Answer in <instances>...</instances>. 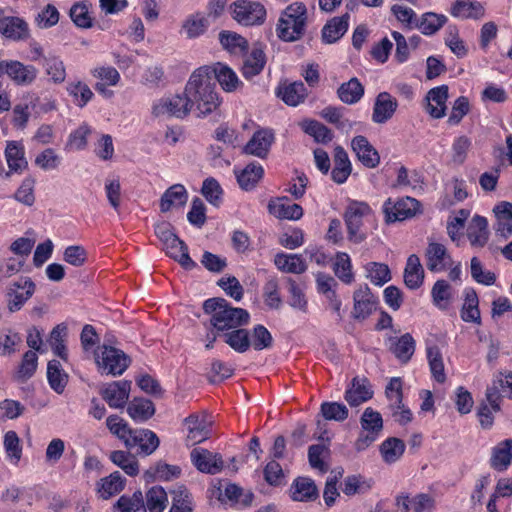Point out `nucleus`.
<instances>
[{
	"label": "nucleus",
	"instance_id": "39448f33",
	"mask_svg": "<svg viewBox=\"0 0 512 512\" xmlns=\"http://www.w3.org/2000/svg\"><path fill=\"white\" fill-rule=\"evenodd\" d=\"M235 21L243 26L262 25L267 16L266 8L256 1L239 0L230 5Z\"/></svg>",
	"mask_w": 512,
	"mask_h": 512
},
{
	"label": "nucleus",
	"instance_id": "4468645a",
	"mask_svg": "<svg viewBox=\"0 0 512 512\" xmlns=\"http://www.w3.org/2000/svg\"><path fill=\"white\" fill-rule=\"evenodd\" d=\"M210 70L209 76L213 81L216 79L225 92H235L243 86L235 71L226 64L217 62L210 66Z\"/></svg>",
	"mask_w": 512,
	"mask_h": 512
},
{
	"label": "nucleus",
	"instance_id": "ea45409f",
	"mask_svg": "<svg viewBox=\"0 0 512 512\" xmlns=\"http://www.w3.org/2000/svg\"><path fill=\"white\" fill-rule=\"evenodd\" d=\"M5 157L11 172L18 173L28 168V161L24 156L23 147L16 141L7 143Z\"/></svg>",
	"mask_w": 512,
	"mask_h": 512
},
{
	"label": "nucleus",
	"instance_id": "1a4fd4ad",
	"mask_svg": "<svg viewBox=\"0 0 512 512\" xmlns=\"http://www.w3.org/2000/svg\"><path fill=\"white\" fill-rule=\"evenodd\" d=\"M419 202L411 197H405L393 203L388 199L384 204V212L388 222L403 221L415 215Z\"/></svg>",
	"mask_w": 512,
	"mask_h": 512
},
{
	"label": "nucleus",
	"instance_id": "f8f14e48",
	"mask_svg": "<svg viewBox=\"0 0 512 512\" xmlns=\"http://www.w3.org/2000/svg\"><path fill=\"white\" fill-rule=\"evenodd\" d=\"M426 266L431 272H441L451 267L452 257L443 244L430 242L425 252Z\"/></svg>",
	"mask_w": 512,
	"mask_h": 512
},
{
	"label": "nucleus",
	"instance_id": "de8ad7c7",
	"mask_svg": "<svg viewBox=\"0 0 512 512\" xmlns=\"http://www.w3.org/2000/svg\"><path fill=\"white\" fill-rule=\"evenodd\" d=\"M127 413L134 421L144 422L154 415V404L148 399L135 398L128 404Z\"/></svg>",
	"mask_w": 512,
	"mask_h": 512
},
{
	"label": "nucleus",
	"instance_id": "2f4dec72",
	"mask_svg": "<svg viewBox=\"0 0 512 512\" xmlns=\"http://www.w3.org/2000/svg\"><path fill=\"white\" fill-rule=\"evenodd\" d=\"M452 16L462 19H479L484 16L482 4L472 0H456L450 9Z\"/></svg>",
	"mask_w": 512,
	"mask_h": 512
},
{
	"label": "nucleus",
	"instance_id": "5fc2aeb1",
	"mask_svg": "<svg viewBox=\"0 0 512 512\" xmlns=\"http://www.w3.org/2000/svg\"><path fill=\"white\" fill-rule=\"evenodd\" d=\"M181 473L180 467L166 463H158L154 468H150L144 473L146 481L155 479L169 481L178 478Z\"/></svg>",
	"mask_w": 512,
	"mask_h": 512
},
{
	"label": "nucleus",
	"instance_id": "052dcab7",
	"mask_svg": "<svg viewBox=\"0 0 512 512\" xmlns=\"http://www.w3.org/2000/svg\"><path fill=\"white\" fill-rule=\"evenodd\" d=\"M67 91L79 107H84L93 97L92 90L86 83L81 81L69 83Z\"/></svg>",
	"mask_w": 512,
	"mask_h": 512
},
{
	"label": "nucleus",
	"instance_id": "13d9d810",
	"mask_svg": "<svg viewBox=\"0 0 512 512\" xmlns=\"http://www.w3.org/2000/svg\"><path fill=\"white\" fill-rule=\"evenodd\" d=\"M219 41L223 48L228 50L231 53H240L247 49L248 42L241 35L230 32V31H222L219 33Z\"/></svg>",
	"mask_w": 512,
	"mask_h": 512
},
{
	"label": "nucleus",
	"instance_id": "bf43d9fd",
	"mask_svg": "<svg viewBox=\"0 0 512 512\" xmlns=\"http://www.w3.org/2000/svg\"><path fill=\"white\" fill-rule=\"evenodd\" d=\"M110 459L129 476H135L139 472L137 460L124 451H113L110 455Z\"/></svg>",
	"mask_w": 512,
	"mask_h": 512
},
{
	"label": "nucleus",
	"instance_id": "f704fd0d",
	"mask_svg": "<svg viewBox=\"0 0 512 512\" xmlns=\"http://www.w3.org/2000/svg\"><path fill=\"white\" fill-rule=\"evenodd\" d=\"M277 94L287 105L297 106L305 100L307 89L303 82L296 81L280 86Z\"/></svg>",
	"mask_w": 512,
	"mask_h": 512
},
{
	"label": "nucleus",
	"instance_id": "5701e85b",
	"mask_svg": "<svg viewBox=\"0 0 512 512\" xmlns=\"http://www.w3.org/2000/svg\"><path fill=\"white\" fill-rule=\"evenodd\" d=\"M291 498L299 502H312L319 497L315 482L308 477H298L290 488Z\"/></svg>",
	"mask_w": 512,
	"mask_h": 512
},
{
	"label": "nucleus",
	"instance_id": "dca6fc26",
	"mask_svg": "<svg viewBox=\"0 0 512 512\" xmlns=\"http://www.w3.org/2000/svg\"><path fill=\"white\" fill-rule=\"evenodd\" d=\"M130 388L129 381H114L101 389V396L111 408H123L128 401Z\"/></svg>",
	"mask_w": 512,
	"mask_h": 512
},
{
	"label": "nucleus",
	"instance_id": "864d4df0",
	"mask_svg": "<svg viewBox=\"0 0 512 512\" xmlns=\"http://www.w3.org/2000/svg\"><path fill=\"white\" fill-rule=\"evenodd\" d=\"M405 451L404 442L395 437L386 439L380 446V453L386 463H394L400 459Z\"/></svg>",
	"mask_w": 512,
	"mask_h": 512
},
{
	"label": "nucleus",
	"instance_id": "ddd939ff",
	"mask_svg": "<svg viewBox=\"0 0 512 512\" xmlns=\"http://www.w3.org/2000/svg\"><path fill=\"white\" fill-rule=\"evenodd\" d=\"M447 85L432 88L426 95L425 111L434 119L443 118L446 115V102L449 97Z\"/></svg>",
	"mask_w": 512,
	"mask_h": 512
},
{
	"label": "nucleus",
	"instance_id": "b1692460",
	"mask_svg": "<svg viewBox=\"0 0 512 512\" xmlns=\"http://www.w3.org/2000/svg\"><path fill=\"white\" fill-rule=\"evenodd\" d=\"M163 246L166 254L183 268L191 270L196 266V263L189 256L187 245L179 237L168 241Z\"/></svg>",
	"mask_w": 512,
	"mask_h": 512
},
{
	"label": "nucleus",
	"instance_id": "2eb2a0df",
	"mask_svg": "<svg viewBox=\"0 0 512 512\" xmlns=\"http://www.w3.org/2000/svg\"><path fill=\"white\" fill-rule=\"evenodd\" d=\"M398 102L388 92H380L374 101L372 121L376 124L388 122L395 114Z\"/></svg>",
	"mask_w": 512,
	"mask_h": 512
},
{
	"label": "nucleus",
	"instance_id": "9b49d317",
	"mask_svg": "<svg viewBox=\"0 0 512 512\" xmlns=\"http://www.w3.org/2000/svg\"><path fill=\"white\" fill-rule=\"evenodd\" d=\"M187 428L186 442L188 446L202 443L210 436V428L205 414H191L184 419Z\"/></svg>",
	"mask_w": 512,
	"mask_h": 512
},
{
	"label": "nucleus",
	"instance_id": "3c124183",
	"mask_svg": "<svg viewBox=\"0 0 512 512\" xmlns=\"http://www.w3.org/2000/svg\"><path fill=\"white\" fill-rule=\"evenodd\" d=\"M124 488V480L121 474L116 471L108 477L102 478L98 484V493L103 499H108L120 493Z\"/></svg>",
	"mask_w": 512,
	"mask_h": 512
},
{
	"label": "nucleus",
	"instance_id": "49530a36",
	"mask_svg": "<svg viewBox=\"0 0 512 512\" xmlns=\"http://www.w3.org/2000/svg\"><path fill=\"white\" fill-rule=\"evenodd\" d=\"M91 8L92 4L89 1L76 2L71 6L69 15L77 27L88 29L93 26Z\"/></svg>",
	"mask_w": 512,
	"mask_h": 512
},
{
	"label": "nucleus",
	"instance_id": "423d86ee",
	"mask_svg": "<svg viewBox=\"0 0 512 512\" xmlns=\"http://www.w3.org/2000/svg\"><path fill=\"white\" fill-rule=\"evenodd\" d=\"M96 362L102 373L107 375H122L130 364V358L120 349L103 346Z\"/></svg>",
	"mask_w": 512,
	"mask_h": 512
},
{
	"label": "nucleus",
	"instance_id": "79ce46f5",
	"mask_svg": "<svg viewBox=\"0 0 512 512\" xmlns=\"http://www.w3.org/2000/svg\"><path fill=\"white\" fill-rule=\"evenodd\" d=\"M373 392L370 390L366 381L362 382L356 378L353 379L351 387L345 392V400L352 407H357L372 398Z\"/></svg>",
	"mask_w": 512,
	"mask_h": 512
},
{
	"label": "nucleus",
	"instance_id": "7ed1b4c3",
	"mask_svg": "<svg viewBox=\"0 0 512 512\" xmlns=\"http://www.w3.org/2000/svg\"><path fill=\"white\" fill-rule=\"evenodd\" d=\"M308 20L307 8L302 2H293L280 14L276 25V34L285 42L300 40L306 31Z\"/></svg>",
	"mask_w": 512,
	"mask_h": 512
},
{
	"label": "nucleus",
	"instance_id": "58836bf2",
	"mask_svg": "<svg viewBox=\"0 0 512 512\" xmlns=\"http://www.w3.org/2000/svg\"><path fill=\"white\" fill-rule=\"evenodd\" d=\"M479 299L474 289L465 291V299L460 311L461 319L464 322H472L477 325L481 324V314L478 307Z\"/></svg>",
	"mask_w": 512,
	"mask_h": 512
},
{
	"label": "nucleus",
	"instance_id": "4d7b16f0",
	"mask_svg": "<svg viewBox=\"0 0 512 512\" xmlns=\"http://www.w3.org/2000/svg\"><path fill=\"white\" fill-rule=\"evenodd\" d=\"M427 359L433 378L438 383H444L446 380L444 363L440 349L436 345L427 348Z\"/></svg>",
	"mask_w": 512,
	"mask_h": 512
},
{
	"label": "nucleus",
	"instance_id": "c9c22d12",
	"mask_svg": "<svg viewBox=\"0 0 512 512\" xmlns=\"http://www.w3.org/2000/svg\"><path fill=\"white\" fill-rule=\"evenodd\" d=\"M171 506L168 512H193L195 502L185 486H178L170 492Z\"/></svg>",
	"mask_w": 512,
	"mask_h": 512
},
{
	"label": "nucleus",
	"instance_id": "393cba45",
	"mask_svg": "<svg viewBox=\"0 0 512 512\" xmlns=\"http://www.w3.org/2000/svg\"><path fill=\"white\" fill-rule=\"evenodd\" d=\"M266 64V56L262 48L254 47L246 56L241 68L242 75L245 79L250 80L259 75Z\"/></svg>",
	"mask_w": 512,
	"mask_h": 512
},
{
	"label": "nucleus",
	"instance_id": "aec40b11",
	"mask_svg": "<svg viewBox=\"0 0 512 512\" xmlns=\"http://www.w3.org/2000/svg\"><path fill=\"white\" fill-rule=\"evenodd\" d=\"M354 309L353 316L356 319L367 318L374 310H376L377 300L371 293L368 286L360 287L354 292Z\"/></svg>",
	"mask_w": 512,
	"mask_h": 512
},
{
	"label": "nucleus",
	"instance_id": "338daca9",
	"mask_svg": "<svg viewBox=\"0 0 512 512\" xmlns=\"http://www.w3.org/2000/svg\"><path fill=\"white\" fill-rule=\"evenodd\" d=\"M250 340L251 346L257 351L269 349L273 345V337L263 325H256L253 328Z\"/></svg>",
	"mask_w": 512,
	"mask_h": 512
},
{
	"label": "nucleus",
	"instance_id": "473e14b6",
	"mask_svg": "<svg viewBox=\"0 0 512 512\" xmlns=\"http://www.w3.org/2000/svg\"><path fill=\"white\" fill-rule=\"evenodd\" d=\"M334 163L332 179L337 184H343L351 174L352 167L347 152L341 146L335 148Z\"/></svg>",
	"mask_w": 512,
	"mask_h": 512
},
{
	"label": "nucleus",
	"instance_id": "c85d7f7f",
	"mask_svg": "<svg viewBox=\"0 0 512 512\" xmlns=\"http://www.w3.org/2000/svg\"><path fill=\"white\" fill-rule=\"evenodd\" d=\"M390 351L402 363H407L415 352V340L410 333H405L400 338L391 337Z\"/></svg>",
	"mask_w": 512,
	"mask_h": 512
},
{
	"label": "nucleus",
	"instance_id": "e2e57ef3",
	"mask_svg": "<svg viewBox=\"0 0 512 512\" xmlns=\"http://www.w3.org/2000/svg\"><path fill=\"white\" fill-rule=\"evenodd\" d=\"M350 257L347 253H338L334 263L335 275L344 283L350 284L354 280Z\"/></svg>",
	"mask_w": 512,
	"mask_h": 512
},
{
	"label": "nucleus",
	"instance_id": "c756f323",
	"mask_svg": "<svg viewBox=\"0 0 512 512\" xmlns=\"http://www.w3.org/2000/svg\"><path fill=\"white\" fill-rule=\"evenodd\" d=\"M424 281V269L416 254H411L404 270V283L409 289H418Z\"/></svg>",
	"mask_w": 512,
	"mask_h": 512
},
{
	"label": "nucleus",
	"instance_id": "bb28decb",
	"mask_svg": "<svg viewBox=\"0 0 512 512\" xmlns=\"http://www.w3.org/2000/svg\"><path fill=\"white\" fill-rule=\"evenodd\" d=\"M467 237L473 247H484L489 239L487 219L483 216L475 215L468 227Z\"/></svg>",
	"mask_w": 512,
	"mask_h": 512
},
{
	"label": "nucleus",
	"instance_id": "7c9ffc66",
	"mask_svg": "<svg viewBox=\"0 0 512 512\" xmlns=\"http://www.w3.org/2000/svg\"><path fill=\"white\" fill-rule=\"evenodd\" d=\"M512 462V440L498 443L492 450L490 466L497 471H504Z\"/></svg>",
	"mask_w": 512,
	"mask_h": 512
},
{
	"label": "nucleus",
	"instance_id": "680f3d73",
	"mask_svg": "<svg viewBox=\"0 0 512 512\" xmlns=\"http://www.w3.org/2000/svg\"><path fill=\"white\" fill-rule=\"evenodd\" d=\"M365 269L367 277L376 285L382 286L391 279L390 269L386 264L370 262Z\"/></svg>",
	"mask_w": 512,
	"mask_h": 512
},
{
	"label": "nucleus",
	"instance_id": "603ef678",
	"mask_svg": "<svg viewBox=\"0 0 512 512\" xmlns=\"http://www.w3.org/2000/svg\"><path fill=\"white\" fill-rule=\"evenodd\" d=\"M146 512H163L168 504L166 491L161 486H153L146 492Z\"/></svg>",
	"mask_w": 512,
	"mask_h": 512
},
{
	"label": "nucleus",
	"instance_id": "72a5a7b5",
	"mask_svg": "<svg viewBox=\"0 0 512 512\" xmlns=\"http://www.w3.org/2000/svg\"><path fill=\"white\" fill-rule=\"evenodd\" d=\"M348 20V13L329 20L322 29L323 41L329 44L338 41L348 29Z\"/></svg>",
	"mask_w": 512,
	"mask_h": 512
},
{
	"label": "nucleus",
	"instance_id": "6ab92c4d",
	"mask_svg": "<svg viewBox=\"0 0 512 512\" xmlns=\"http://www.w3.org/2000/svg\"><path fill=\"white\" fill-rule=\"evenodd\" d=\"M34 61H38L43 66L45 73L54 83H62L66 77V71L63 62L56 56H44L42 51L34 48Z\"/></svg>",
	"mask_w": 512,
	"mask_h": 512
},
{
	"label": "nucleus",
	"instance_id": "6e6d98bb",
	"mask_svg": "<svg viewBox=\"0 0 512 512\" xmlns=\"http://www.w3.org/2000/svg\"><path fill=\"white\" fill-rule=\"evenodd\" d=\"M114 508L118 512H146V507L141 491H135L132 496L122 495Z\"/></svg>",
	"mask_w": 512,
	"mask_h": 512
},
{
	"label": "nucleus",
	"instance_id": "c03bdc74",
	"mask_svg": "<svg viewBox=\"0 0 512 512\" xmlns=\"http://www.w3.org/2000/svg\"><path fill=\"white\" fill-rule=\"evenodd\" d=\"M224 342L234 351L244 353L251 347L250 333L241 327L232 329L222 334Z\"/></svg>",
	"mask_w": 512,
	"mask_h": 512
},
{
	"label": "nucleus",
	"instance_id": "9d476101",
	"mask_svg": "<svg viewBox=\"0 0 512 512\" xmlns=\"http://www.w3.org/2000/svg\"><path fill=\"white\" fill-rule=\"evenodd\" d=\"M190 458L199 471L212 475L219 473L224 464L221 455L203 448H194Z\"/></svg>",
	"mask_w": 512,
	"mask_h": 512
},
{
	"label": "nucleus",
	"instance_id": "20e7f679",
	"mask_svg": "<svg viewBox=\"0 0 512 512\" xmlns=\"http://www.w3.org/2000/svg\"><path fill=\"white\" fill-rule=\"evenodd\" d=\"M371 208L365 202L352 201L344 213L348 239L354 243H361L366 239L362 231L363 219L370 217Z\"/></svg>",
	"mask_w": 512,
	"mask_h": 512
},
{
	"label": "nucleus",
	"instance_id": "8fccbe9b",
	"mask_svg": "<svg viewBox=\"0 0 512 512\" xmlns=\"http://www.w3.org/2000/svg\"><path fill=\"white\" fill-rule=\"evenodd\" d=\"M47 379L50 387L58 394H61L68 381L67 374L63 371L58 360H51L47 365Z\"/></svg>",
	"mask_w": 512,
	"mask_h": 512
},
{
	"label": "nucleus",
	"instance_id": "f257e3e1",
	"mask_svg": "<svg viewBox=\"0 0 512 512\" xmlns=\"http://www.w3.org/2000/svg\"><path fill=\"white\" fill-rule=\"evenodd\" d=\"M209 72L210 66L207 65L196 69L185 87L191 109L194 108L199 117L211 114L221 104L215 81L209 76Z\"/></svg>",
	"mask_w": 512,
	"mask_h": 512
},
{
	"label": "nucleus",
	"instance_id": "4c0bfd02",
	"mask_svg": "<svg viewBox=\"0 0 512 512\" xmlns=\"http://www.w3.org/2000/svg\"><path fill=\"white\" fill-rule=\"evenodd\" d=\"M497 218L496 234L507 238L512 234V204L502 202L494 208Z\"/></svg>",
	"mask_w": 512,
	"mask_h": 512
},
{
	"label": "nucleus",
	"instance_id": "a211bd4d",
	"mask_svg": "<svg viewBox=\"0 0 512 512\" xmlns=\"http://www.w3.org/2000/svg\"><path fill=\"white\" fill-rule=\"evenodd\" d=\"M274 141V133L269 129L256 131L252 138L244 147V152L259 158H265L268 155L270 147Z\"/></svg>",
	"mask_w": 512,
	"mask_h": 512
},
{
	"label": "nucleus",
	"instance_id": "0e129e2a",
	"mask_svg": "<svg viewBox=\"0 0 512 512\" xmlns=\"http://www.w3.org/2000/svg\"><path fill=\"white\" fill-rule=\"evenodd\" d=\"M360 423L362 430L368 432H375V434L378 435L383 429V419L381 414L377 411H374L370 407L364 410L361 416Z\"/></svg>",
	"mask_w": 512,
	"mask_h": 512
},
{
	"label": "nucleus",
	"instance_id": "37998d69",
	"mask_svg": "<svg viewBox=\"0 0 512 512\" xmlns=\"http://www.w3.org/2000/svg\"><path fill=\"white\" fill-rule=\"evenodd\" d=\"M264 169L262 165L256 162L248 164L240 173H238L237 181L243 190L249 191L255 188L257 183L262 179Z\"/></svg>",
	"mask_w": 512,
	"mask_h": 512
},
{
	"label": "nucleus",
	"instance_id": "f03ea898",
	"mask_svg": "<svg viewBox=\"0 0 512 512\" xmlns=\"http://www.w3.org/2000/svg\"><path fill=\"white\" fill-rule=\"evenodd\" d=\"M203 309L206 314L211 315V325L222 334L246 325L250 318L245 309L232 307L223 298L207 299L203 303Z\"/></svg>",
	"mask_w": 512,
	"mask_h": 512
},
{
	"label": "nucleus",
	"instance_id": "774afa93",
	"mask_svg": "<svg viewBox=\"0 0 512 512\" xmlns=\"http://www.w3.org/2000/svg\"><path fill=\"white\" fill-rule=\"evenodd\" d=\"M431 295L434 304L441 309H445L451 298L450 284L445 280L436 281L432 287Z\"/></svg>",
	"mask_w": 512,
	"mask_h": 512
},
{
	"label": "nucleus",
	"instance_id": "6e6552de",
	"mask_svg": "<svg viewBox=\"0 0 512 512\" xmlns=\"http://www.w3.org/2000/svg\"><path fill=\"white\" fill-rule=\"evenodd\" d=\"M188 95H174L160 99L153 105V114L155 116H170L184 118L191 111Z\"/></svg>",
	"mask_w": 512,
	"mask_h": 512
},
{
	"label": "nucleus",
	"instance_id": "e433bc0d",
	"mask_svg": "<svg viewBox=\"0 0 512 512\" xmlns=\"http://www.w3.org/2000/svg\"><path fill=\"white\" fill-rule=\"evenodd\" d=\"M188 199L187 191L181 184H174L169 187L161 197L160 210L169 211L172 207L183 206Z\"/></svg>",
	"mask_w": 512,
	"mask_h": 512
},
{
	"label": "nucleus",
	"instance_id": "412c9836",
	"mask_svg": "<svg viewBox=\"0 0 512 512\" xmlns=\"http://www.w3.org/2000/svg\"><path fill=\"white\" fill-rule=\"evenodd\" d=\"M268 211L279 219L299 220L303 216V208L296 203H291L288 198L270 200Z\"/></svg>",
	"mask_w": 512,
	"mask_h": 512
},
{
	"label": "nucleus",
	"instance_id": "69168bd1",
	"mask_svg": "<svg viewBox=\"0 0 512 512\" xmlns=\"http://www.w3.org/2000/svg\"><path fill=\"white\" fill-rule=\"evenodd\" d=\"M320 412L324 419L342 422L348 418V409L344 404L338 402H324L321 404Z\"/></svg>",
	"mask_w": 512,
	"mask_h": 512
},
{
	"label": "nucleus",
	"instance_id": "09e8293b",
	"mask_svg": "<svg viewBox=\"0 0 512 512\" xmlns=\"http://www.w3.org/2000/svg\"><path fill=\"white\" fill-rule=\"evenodd\" d=\"M446 21L447 17L443 14L427 12L415 22L414 27L418 28L424 35H433L443 27Z\"/></svg>",
	"mask_w": 512,
	"mask_h": 512
},
{
	"label": "nucleus",
	"instance_id": "a19ab883",
	"mask_svg": "<svg viewBox=\"0 0 512 512\" xmlns=\"http://www.w3.org/2000/svg\"><path fill=\"white\" fill-rule=\"evenodd\" d=\"M274 263L279 270L286 273L301 274L307 269V265L299 254L278 253Z\"/></svg>",
	"mask_w": 512,
	"mask_h": 512
},
{
	"label": "nucleus",
	"instance_id": "4be33fe9",
	"mask_svg": "<svg viewBox=\"0 0 512 512\" xmlns=\"http://www.w3.org/2000/svg\"><path fill=\"white\" fill-rule=\"evenodd\" d=\"M396 505L401 507L403 512H409L410 506L414 512H432L435 500L425 493L418 494L412 499L408 495L401 494L396 497Z\"/></svg>",
	"mask_w": 512,
	"mask_h": 512
},
{
	"label": "nucleus",
	"instance_id": "cd10ccee",
	"mask_svg": "<svg viewBox=\"0 0 512 512\" xmlns=\"http://www.w3.org/2000/svg\"><path fill=\"white\" fill-rule=\"evenodd\" d=\"M0 34L12 40H21L29 34L28 24L18 17H2Z\"/></svg>",
	"mask_w": 512,
	"mask_h": 512
},
{
	"label": "nucleus",
	"instance_id": "a18cd8bd",
	"mask_svg": "<svg viewBox=\"0 0 512 512\" xmlns=\"http://www.w3.org/2000/svg\"><path fill=\"white\" fill-rule=\"evenodd\" d=\"M339 99L345 104H355L364 95V86L360 81L353 77L349 81L342 83L337 90Z\"/></svg>",
	"mask_w": 512,
	"mask_h": 512
},
{
	"label": "nucleus",
	"instance_id": "a878e982",
	"mask_svg": "<svg viewBox=\"0 0 512 512\" xmlns=\"http://www.w3.org/2000/svg\"><path fill=\"white\" fill-rule=\"evenodd\" d=\"M32 294V282L28 277H21L19 281L13 284L9 293L8 307L11 312L21 308L23 303L29 299Z\"/></svg>",
	"mask_w": 512,
	"mask_h": 512
},
{
	"label": "nucleus",
	"instance_id": "0eeeda50",
	"mask_svg": "<svg viewBox=\"0 0 512 512\" xmlns=\"http://www.w3.org/2000/svg\"><path fill=\"white\" fill-rule=\"evenodd\" d=\"M159 438L149 429H132L124 441L126 448L137 454L150 455L159 446Z\"/></svg>",
	"mask_w": 512,
	"mask_h": 512
},
{
	"label": "nucleus",
	"instance_id": "f3484780",
	"mask_svg": "<svg viewBox=\"0 0 512 512\" xmlns=\"http://www.w3.org/2000/svg\"><path fill=\"white\" fill-rule=\"evenodd\" d=\"M351 148L364 166L375 168L379 164L380 156L365 136H355L351 141Z\"/></svg>",
	"mask_w": 512,
	"mask_h": 512
}]
</instances>
